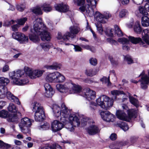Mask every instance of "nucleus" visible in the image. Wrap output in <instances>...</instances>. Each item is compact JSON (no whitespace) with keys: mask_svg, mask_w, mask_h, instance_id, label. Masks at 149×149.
<instances>
[{"mask_svg":"<svg viewBox=\"0 0 149 149\" xmlns=\"http://www.w3.org/2000/svg\"><path fill=\"white\" fill-rule=\"evenodd\" d=\"M94 16L95 19L97 21L99 22V23H104L106 22V21L104 20V15L101 14L98 11H96L94 14L93 13V15ZM91 17V16H90Z\"/></svg>","mask_w":149,"mask_h":149,"instance_id":"4be33fe9","label":"nucleus"},{"mask_svg":"<svg viewBox=\"0 0 149 149\" xmlns=\"http://www.w3.org/2000/svg\"><path fill=\"white\" fill-rule=\"evenodd\" d=\"M123 110H117L116 115L119 119L127 121L132 118L136 117L137 111L134 109H129L126 104H123L122 105Z\"/></svg>","mask_w":149,"mask_h":149,"instance_id":"20e7f679","label":"nucleus"},{"mask_svg":"<svg viewBox=\"0 0 149 149\" xmlns=\"http://www.w3.org/2000/svg\"><path fill=\"white\" fill-rule=\"evenodd\" d=\"M85 73L88 76L92 77L95 75L97 72L92 69H88L86 70Z\"/></svg>","mask_w":149,"mask_h":149,"instance_id":"e433bc0d","label":"nucleus"},{"mask_svg":"<svg viewBox=\"0 0 149 149\" xmlns=\"http://www.w3.org/2000/svg\"><path fill=\"white\" fill-rule=\"evenodd\" d=\"M54 116L57 118L61 116L60 120L63 123L65 127L70 132L74 130V127H78L80 122L74 114L70 113V111L62 104L61 107L57 104L53 105L52 108Z\"/></svg>","mask_w":149,"mask_h":149,"instance_id":"f257e3e1","label":"nucleus"},{"mask_svg":"<svg viewBox=\"0 0 149 149\" xmlns=\"http://www.w3.org/2000/svg\"><path fill=\"white\" fill-rule=\"evenodd\" d=\"M32 12L37 15H40L42 14V12L39 6H37L33 8L32 10Z\"/></svg>","mask_w":149,"mask_h":149,"instance_id":"ea45409f","label":"nucleus"},{"mask_svg":"<svg viewBox=\"0 0 149 149\" xmlns=\"http://www.w3.org/2000/svg\"><path fill=\"white\" fill-rule=\"evenodd\" d=\"M8 110L12 112L16 113L17 111V109L15 104L12 103H10L8 107Z\"/></svg>","mask_w":149,"mask_h":149,"instance_id":"72a5a7b5","label":"nucleus"},{"mask_svg":"<svg viewBox=\"0 0 149 149\" xmlns=\"http://www.w3.org/2000/svg\"><path fill=\"white\" fill-rule=\"evenodd\" d=\"M69 30L70 34L74 36L73 38L75 37V35L77 34L80 31V29L77 25H75L70 27Z\"/></svg>","mask_w":149,"mask_h":149,"instance_id":"bb28decb","label":"nucleus"},{"mask_svg":"<svg viewBox=\"0 0 149 149\" xmlns=\"http://www.w3.org/2000/svg\"><path fill=\"white\" fill-rule=\"evenodd\" d=\"M82 95L89 101L94 100L96 96L95 91L88 88H85L83 90Z\"/></svg>","mask_w":149,"mask_h":149,"instance_id":"2eb2a0df","label":"nucleus"},{"mask_svg":"<svg viewBox=\"0 0 149 149\" xmlns=\"http://www.w3.org/2000/svg\"><path fill=\"white\" fill-rule=\"evenodd\" d=\"M132 1L134 3L137 5H140L143 3L144 0H132Z\"/></svg>","mask_w":149,"mask_h":149,"instance_id":"052dcab7","label":"nucleus"},{"mask_svg":"<svg viewBox=\"0 0 149 149\" xmlns=\"http://www.w3.org/2000/svg\"><path fill=\"white\" fill-rule=\"evenodd\" d=\"M81 46L83 48L90 50L92 52H94L95 51L94 47H90L88 45H82Z\"/></svg>","mask_w":149,"mask_h":149,"instance_id":"09e8293b","label":"nucleus"},{"mask_svg":"<svg viewBox=\"0 0 149 149\" xmlns=\"http://www.w3.org/2000/svg\"><path fill=\"white\" fill-rule=\"evenodd\" d=\"M114 28L115 30L116 33L118 36L120 37L123 36V33L122 31L120 29L118 25H115Z\"/></svg>","mask_w":149,"mask_h":149,"instance_id":"c03bdc74","label":"nucleus"},{"mask_svg":"<svg viewBox=\"0 0 149 149\" xmlns=\"http://www.w3.org/2000/svg\"><path fill=\"white\" fill-rule=\"evenodd\" d=\"M94 16L95 19L97 21L99 22V23H104L106 22V21L104 20V15L101 14L98 11H96L94 14L93 13V15ZM91 17V16H90Z\"/></svg>","mask_w":149,"mask_h":149,"instance_id":"b1692460","label":"nucleus"},{"mask_svg":"<svg viewBox=\"0 0 149 149\" xmlns=\"http://www.w3.org/2000/svg\"><path fill=\"white\" fill-rule=\"evenodd\" d=\"M142 36L143 40L148 46L149 45V28L143 30Z\"/></svg>","mask_w":149,"mask_h":149,"instance_id":"393cba45","label":"nucleus"},{"mask_svg":"<svg viewBox=\"0 0 149 149\" xmlns=\"http://www.w3.org/2000/svg\"><path fill=\"white\" fill-rule=\"evenodd\" d=\"M51 45L50 43H40L37 47V49L38 50L41 48L44 51H47L49 50Z\"/></svg>","mask_w":149,"mask_h":149,"instance_id":"c85d7f7f","label":"nucleus"},{"mask_svg":"<svg viewBox=\"0 0 149 149\" xmlns=\"http://www.w3.org/2000/svg\"><path fill=\"white\" fill-rule=\"evenodd\" d=\"M27 18L24 17L20 19L17 20V22L19 24L21 25H23L25 22L27 21Z\"/></svg>","mask_w":149,"mask_h":149,"instance_id":"4d7b16f0","label":"nucleus"},{"mask_svg":"<svg viewBox=\"0 0 149 149\" xmlns=\"http://www.w3.org/2000/svg\"><path fill=\"white\" fill-rule=\"evenodd\" d=\"M63 126V124L60 121L54 120L52 123L51 128L52 131L55 132L61 130Z\"/></svg>","mask_w":149,"mask_h":149,"instance_id":"a211bd4d","label":"nucleus"},{"mask_svg":"<svg viewBox=\"0 0 149 149\" xmlns=\"http://www.w3.org/2000/svg\"><path fill=\"white\" fill-rule=\"evenodd\" d=\"M106 34L109 36H112L113 35V30L111 28L108 27L104 30Z\"/></svg>","mask_w":149,"mask_h":149,"instance_id":"37998d69","label":"nucleus"},{"mask_svg":"<svg viewBox=\"0 0 149 149\" xmlns=\"http://www.w3.org/2000/svg\"><path fill=\"white\" fill-rule=\"evenodd\" d=\"M24 70V71L18 70L9 73V76L11 79L12 82L13 84L18 85H24L29 82L27 78H24L25 74L31 79H34L41 77L45 71L39 69L33 70L28 67H25Z\"/></svg>","mask_w":149,"mask_h":149,"instance_id":"f03ea898","label":"nucleus"},{"mask_svg":"<svg viewBox=\"0 0 149 149\" xmlns=\"http://www.w3.org/2000/svg\"><path fill=\"white\" fill-rule=\"evenodd\" d=\"M32 111L34 112V118L36 121H42L44 118L45 115L44 109L42 106L39 102H34L31 104Z\"/></svg>","mask_w":149,"mask_h":149,"instance_id":"0eeeda50","label":"nucleus"},{"mask_svg":"<svg viewBox=\"0 0 149 149\" xmlns=\"http://www.w3.org/2000/svg\"><path fill=\"white\" fill-rule=\"evenodd\" d=\"M45 92L44 93L45 96L47 97H52L54 93L52 88L48 83H46L44 85Z\"/></svg>","mask_w":149,"mask_h":149,"instance_id":"6ab92c4d","label":"nucleus"},{"mask_svg":"<svg viewBox=\"0 0 149 149\" xmlns=\"http://www.w3.org/2000/svg\"><path fill=\"white\" fill-rule=\"evenodd\" d=\"M118 41L122 45L123 49L125 50H128L129 49V41L127 38H119Z\"/></svg>","mask_w":149,"mask_h":149,"instance_id":"aec40b11","label":"nucleus"},{"mask_svg":"<svg viewBox=\"0 0 149 149\" xmlns=\"http://www.w3.org/2000/svg\"><path fill=\"white\" fill-rule=\"evenodd\" d=\"M18 24H15L11 26L12 30L14 31H17L18 30Z\"/></svg>","mask_w":149,"mask_h":149,"instance_id":"0e129e2a","label":"nucleus"},{"mask_svg":"<svg viewBox=\"0 0 149 149\" xmlns=\"http://www.w3.org/2000/svg\"><path fill=\"white\" fill-rule=\"evenodd\" d=\"M128 97L130 102L131 104L137 107L139 106V102L138 100L134 98L133 97L131 96L129 93H128Z\"/></svg>","mask_w":149,"mask_h":149,"instance_id":"7c9ffc66","label":"nucleus"},{"mask_svg":"<svg viewBox=\"0 0 149 149\" xmlns=\"http://www.w3.org/2000/svg\"><path fill=\"white\" fill-rule=\"evenodd\" d=\"M8 112L7 111L3 110L0 111V117L5 118L8 117Z\"/></svg>","mask_w":149,"mask_h":149,"instance_id":"8fccbe9b","label":"nucleus"},{"mask_svg":"<svg viewBox=\"0 0 149 149\" xmlns=\"http://www.w3.org/2000/svg\"><path fill=\"white\" fill-rule=\"evenodd\" d=\"M33 122V120L27 117L22 118L19 125L21 131L23 133L30 134V128Z\"/></svg>","mask_w":149,"mask_h":149,"instance_id":"1a4fd4ad","label":"nucleus"},{"mask_svg":"<svg viewBox=\"0 0 149 149\" xmlns=\"http://www.w3.org/2000/svg\"><path fill=\"white\" fill-rule=\"evenodd\" d=\"M94 16L95 19L97 21L99 22V23H104L106 22V21L104 20V15L101 14L98 11H96L94 14L93 13V15ZM91 17V16H90Z\"/></svg>","mask_w":149,"mask_h":149,"instance_id":"5701e85b","label":"nucleus"},{"mask_svg":"<svg viewBox=\"0 0 149 149\" xmlns=\"http://www.w3.org/2000/svg\"><path fill=\"white\" fill-rule=\"evenodd\" d=\"M13 51L15 54L13 56V58H18L21 54L20 51L18 49H13Z\"/></svg>","mask_w":149,"mask_h":149,"instance_id":"864d4df0","label":"nucleus"},{"mask_svg":"<svg viewBox=\"0 0 149 149\" xmlns=\"http://www.w3.org/2000/svg\"><path fill=\"white\" fill-rule=\"evenodd\" d=\"M128 14V12L126 9L121 10L119 13V17L120 18H123L126 17V15Z\"/></svg>","mask_w":149,"mask_h":149,"instance_id":"79ce46f5","label":"nucleus"},{"mask_svg":"<svg viewBox=\"0 0 149 149\" xmlns=\"http://www.w3.org/2000/svg\"><path fill=\"white\" fill-rule=\"evenodd\" d=\"M141 76V79L139 81L141 82V88L143 90L147 89L149 83V77L145 74L144 72H143L140 74Z\"/></svg>","mask_w":149,"mask_h":149,"instance_id":"ddd939ff","label":"nucleus"},{"mask_svg":"<svg viewBox=\"0 0 149 149\" xmlns=\"http://www.w3.org/2000/svg\"><path fill=\"white\" fill-rule=\"evenodd\" d=\"M10 147V144L5 143L0 140V149H8Z\"/></svg>","mask_w":149,"mask_h":149,"instance_id":"a19ab883","label":"nucleus"},{"mask_svg":"<svg viewBox=\"0 0 149 149\" xmlns=\"http://www.w3.org/2000/svg\"><path fill=\"white\" fill-rule=\"evenodd\" d=\"M86 29L87 30L89 29L91 32L92 33L93 36L94 38H95V34L94 32L93 31V30L91 29L90 26L88 24V23L87 22V26L86 27Z\"/></svg>","mask_w":149,"mask_h":149,"instance_id":"69168bd1","label":"nucleus"},{"mask_svg":"<svg viewBox=\"0 0 149 149\" xmlns=\"http://www.w3.org/2000/svg\"><path fill=\"white\" fill-rule=\"evenodd\" d=\"M54 7L56 10L60 12H66L69 9V6L67 4L63 3L56 4Z\"/></svg>","mask_w":149,"mask_h":149,"instance_id":"412c9836","label":"nucleus"},{"mask_svg":"<svg viewBox=\"0 0 149 149\" xmlns=\"http://www.w3.org/2000/svg\"><path fill=\"white\" fill-rule=\"evenodd\" d=\"M96 103L91 102L90 104V107L91 110L94 109L98 105L105 109H108L109 108L111 107L113 103L112 99L104 95L100 96L96 100Z\"/></svg>","mask_w":149,"mask_h":149,"instance_id":"39448f33","label":"nucleus"},{"mask_svg":"<svg viewBox=\"0 0 149 149\" xmlns=\"http://www.w3.org/2000/svg\"><path fill=\"white\" fill-rule=\"evenodd\" d=\"M118 126L121 128L124 131H126L127 130L129 127L128 125L126 123L121 122L118 123Z\"/></svg>","mask_w":149,"mask_h":149,"instance_id":"f704fd0d","label":"nucleus"},{"mask_svg":"<svg viewBox=\"0 0 149 149\" xmlns=\"http://www.w3.org/2000/svg\"><path fill=\"white\" fill-rule=\"evenodd\" d=\"M138 12L140 14L143 16H146L148 14L147 11L146 10L144 7L142 6H140L139 7Z\"/></svg>","mask_w":149,"mask_h":149,"instance_id":"c9c22d12","label":"nucleus"},{"mask_svg":"<svg viewBox=\"0 0 149 149\" xmlns=\"http://www.w3.org/2000/svg\"><path fill=\"white\" fill-rule=\"evenodd\" d=\"M8 120L10 122H14L17 121L18 120V117L17 114L14 113L8 116Z\"/></svg>","mask_w":149,"mask_h":149,"instance_id":"473e14b6","label":"nucleus"},{"mask_svg":"<svg viewBox=\"0 0 149 149\" xmlns=\"http://www.w3.org/2000/svg\"><path fill=\"white\" fill-rule=\"evenodd\" d=\"M74 3H76L77 6H84V4L85 3V0H77L74 1Z\"/></svg>","mask_w":149,"mask_h":149,"instance_id":"6e6d98bb","label":"nucleus"},{"mask_svg":"<svg viewBox=\"0 0 149 149\" xmlns=\"http://www.w3.org/2000/svg\"><path fill=\"white\" fill-rule=\"evenodd\" d=\"M56 88L58 91L63 93H66L68 91H72L80 93L81 90L80 86L74 84L71 81L66 82L64 84H58L56 86Z\"/></svg>","mask_w":149,"mask_h":149,"instance_id":"423d86ee","label":"nucleus"},{"mask_svg":"<svg viewBox=\"0 0 149 149\" xmlns=\"http://www.w3.org/2000/svg\"><path fill=\"white\" fill-rule=\"evenodd\" d=\"M134 29V32L137 33L139 34L141 32L142 29L140 25V23L139 21H137L135 23Z\"/></svg>","mask_w":149,"mask_h":149,"instance_id":"c756f323","label":"nucleus"},{"mask_svg":"<svg viewBox=\"0 0 149 149\" xmlns=\"http://www.w3.org/2000/svg\"><path fill=\"white\" fill-rule=\"evenodd\" d=\"M6 96L8 99L12 102H14L18 104H20L17 97L14 96L10 92L8 91L6 87L3 86H0V99L4 98Z\"/></svg>","mask_w":149,"mask_h":149,"instance_id":"9d476101","label":"nucleus"},{"mask_svg":"<svg viewBox=\"0 0 149 149\" xmlns=\"http://www.w3.org/2000/svg\"><path fill=\"white\" fill-rule=\"evenodd\" d=\"M46 68L48 69L55 70H57L60 68L58 65L57 64L47 66Z\"/></svg>","mask_w":149,"mask_h":149,"instance_id":"a18cd8bd","label":"nucleus"},{"mask_svg":"<svg viewBox=\"0 0 149 149\" xmlns=\"http://www.w3.org/2000/svg\"><path fill=\"white\" fill-rule=\"evenodd\" d=\"M55 72L48 73L46 74L45 77L46 80L48 82H55Z\"/></svg>","mask_w":149,"mask_h":149,"instance_id":"cd10ccee","label":"nucleus"},{"mask_svg":"<svg viewBox=\"0 0 149 149\" xmlns=\"http://www.w3.org/2000/svg\"><path fill=\"white\" fill-rule=\"evenodd\" d=\"M40 129H42L43 130H48L50 127L49 124L47 123H45L43 125L40 126Z\"/></svg>","mask_w":149,"mask_h":149,"instance_id":"603ef678","label":"nucleus"},{"mask_svg":"<svg viewBox=\"0 0 149 149\" xmlns=\"http://www.w3.org/2000/svg\"><path fill=\"white\" fill-rule=\"evenodd\" d=\"M141 24L143 26H149V18L146 16H143L141 18Z\"/></svg>","mask_w":149,"mask_h":149,"instance_id":"2f4dec72","label":"nucleus"},{"mask_svg":"<svg viewBox=\"0 0 149 149\" xmlns=\"http://www.w3.org/2000/svg\"><path fill=\"white\" fill-rule=\"evenodd\" d=\"M107 40L108 42L110 43L112 45H116L118 44L116 41L113 40L111 38H108L107 39Z\"/></svg>","mask_w":149,"mask_h":149,"instance_id":"13d9d810","label":"nucleus"},{"mask_svg":"<svg viewBox=\"0 0 149 149\" xmlns=\"http://www.w3.org/2000/svg\"><path fill=\"white\" fill-rule=\"evenodd\" d=\"M12 36L13 38L17 40L21 43H25L29 40L27 36L24 34L19 32L13 33Z\"/></svg>","mask_w":149,"mask_h":149,"instance_id":"f8f14e48","label":"nucleus"},{"mask_svg":"<svg viewBox=\"0 0 149 149\" xmlns=\"http://www.w3.org/2000/svg\"><path fill=\"white\" fill-rule=\"evenodd\" d=\"M9 79L4 77H0V84L2 86H6L9 82Z\"/></svg>","mask_w":149,"mask_h":149,"instance_id":"58836bf2","label":"nucleus"},{"mask_svg":"<svg viewBox=\"0 0 149 149\" xmlns=\"http://www.w3.org/2000/svg\"><path fill=\"white\" fill-rule=\"evenodd\" d=\"M102 118L103 120L107 122H113L115 116L108 111H102L100 113Z\"/></svg>","mask_w":149,"mask_h":149,"instance_id":"dca6fc26","label":"nucleus"},{"mask_svg":"<svg viewBox=\"0 0 149 149\" xmlns=\"http://www.w3.org/2000/svg\"><path fill=\"white\" fill-rule=\"evenodd\" d=\"M41 8L45 12H49L52 10V7L49 4L46 3H44L41 6Z\"/></svg>","mask_w":149,"mask_h":149,"instance_id":"4c0bfd02","label":"nucleus"},{"mask_svg":"<svg viewBox=\"0 0 149 149\" xmlns=\"http://www.w3.org/2000/svg\"><path fill=\"white\" fill-rule=\"evenodd\" d=\"M25 8L24 6L23 5H18L17 6V9L20 11H23Z\"/></svg>","mask_w":149,"mask_h":149,"instance_id":"e2e57ef3","label":"nucleus"},{"mask_svg":"<svg viewBox=\"0 0 149 149\" xmlns=\"http://www.w3.org/2000/svg\"><path fill=\"white\" fill-rule=\"evenodd\" d=\"M39 36H40L41 40L44 41H49L51 38V35L48 32L47 28L43 23L40 18H37L34 21L29 37L30 40L37 42L40 40Z\"/></svg>","mask_w":149,"mask_h":149,"instance_id":"7ed1b4c3","label":"nucleus"},{"mask_svg":"<svg viewBox=\"0 0 149 149\" xmlns=\"http://www.w3.org/2000/svg\"><path fill=\"white\" fill-rule=\"evenodd\" d=\"M103 15L104 19L105 21L106 19H108L111 16V14L109 13H106Z\"/></svg>","mask_w":149,"mask_h":149,"instance_id":"338daca9","label":"nucleus"},{"mask_svg":"<svg viewBox=\"0 0 149 149\" xmlns=\"http://www.w3.org/2000/svg\"><path fill=\"white\" fill-rule=\"evenodd\" d=\"M86 119L84 118L82 120V122L83 121L85 122V124H87V123H89L91 125L87 129L88 133L90 135H93L99 132V130L97 126L95 125L94 123L92 120L86 121Z\"/></svg>","mask_w":149,"mask_h":149,"instance_id":"9b49d317","label":"nucleus"},{"mask_svg":"<svg viewBox=\"0 0 149 149\" xmlns=\"http://www.w3.org/2000/svg\"><path fill=\"white\" fill-rule=\"evenodd\" d=\"M97 31L100 34H102L103 32V30L102 28L101 23H95Z\"/></svg>","mask_w":149,"mask_h":149,"instance_id":"49530a36","label":"nucleus"},{"mask_svg":"<svg viewBox=\"0 0 149 149\" xmlns=\"http://www.w3.org/2000/svg\"><path fill=\"white\" fill-rule=\"evenodd\" d=\"M65 77L63 74L58 72H55V82L63 83L65 81Z\"/></svg>","mask_w":149,"mask_h":149,"instance_id":"a878e982","label":"nucleus"},{"mask_svg":"<svg viewBox=\"0 0 149 149\" xmlns=\"http://www.w3.org/2000/svg\"><path fill=\"white\" fill-rule=\"evenodd\" d=\"M74 37L73 35H71L70 34L69 32H67L64 34L63 36L62 35L61 32H58L57 38L59 40L62 39L63 42L61 41L60 43L62 44H65L66 45H69V43H66V41L69 40L70 38L73 39Z\"/></svg>","mask_w":149,"mask_h":149,"instance_id":"4468645a","label":"nucleus"},{"mask_svg":"<svg viewBox=\"0 0 149 149\" xmlns=\"http://www.w3.org/2000/svg\"><path fill=\"white\" fill-rule=\"evenodd\" d=\"M111 93L113 95L116 96L122 94L123 93V92L118 90H113L111 91Z\"/></svg>","mask_w":149,"mask_h":149,"instance_id":"de8ad7c7","label":"nucleus"},{"mask_svg":"<svg viewBox=\"0 0 149 149\" xmlns=\"http://www.w3.org/2000/svg\"><path fill=\"white\" fill-rule=\"evenodd\" d=\"M110 138L112 140H115L117 138L116 135L115 133L112 134L110 136Z\"/></svg>","mask_w":149,"mask_h":149,"instance_id":"774afa93","label":"nucleus"},{"mask_svg":"<svg viewBox=\"0 0 149 149\" xmlns=\"http://www.w3.org/2000/svg\"><path fill=\"white\" fill-rule=\"evenodd\" d=\"M90 64L93 65H95L97 63V60L94 58H91L89 60Z\"/></svg>","mask_w":149,"mask_h":149,"instance_id":"bf43d9fd","label":"nucleus"},{"mask_svg":"<svg viewBox=\"0 0 149 149\" xmlns=\"http://www.w3.org/2000/svg\"><path fill=\"white\" fill-rule=\"evenodd\" d=\"M74 46V49L75 52H81L82 50L81 48L79 46L77 45H73Z\"/></svg>","mask_w":149,"mask_h":149,"instance_id":"680f3d73","label":"nucleus"},{"mask_svg":"<svg viewBox=\"0 0 149 149\" xmlns=\"http://www.w3.org/2000/svg\"><path fill=\"white\" fill-rule=\"evenodd\" d=\"M15 21L13 20H6L4 22L3 26H8L10 25L15 24Z\"/></svg>","mask_w":149,"mask_h":149,"instance_id":"3c124183","label":"nucleus"},{"mask_svg":"<svg viewBox=\"0 0 149 149\" xmlns=\"http://www.w3.org/2000/svg\"><path fill=\"white\" fill-rule=\"evenodd\" d=\"M88 4L85 6L80 7L79 10L82 13L86 12L89 16H92L93 14V8H95L98 0H86Z\"/></svg>","mask_w":149,"mask_h":149,"instance_id":"6e6552de","label":"nucleus"},{"mask_svg":"<svg viewBox=\"0 0 149 149\" xmlns=\"http://www.w3.org/2000/svg\"><path fill=\"white\" fill-rule=\"evenodd\" d=\"M125 60L127 62L128 64H130L133 63L131 56L129 55H127L125 57Z\"/></svg>","mask_w":149,"mask_h":149,"instance_id":"5fc2aeb1","label":"nucleus"},{"mask_svg":"<svg viewBox=\"0 0 149 149\" xmlns=\"http://www.w3.org/2000/svg\"><path fill=\"white\" fill-rule=\"evenodd\" d=\"M129 41L132 43L134 44H139L141 46L145 47H147V44L145 42H143L141 38L139 37L135 38L132 36H129L128 37Z\"/></svg>","mask_w":149,"mask_h":149,"instance_id":"f3484780","label":"nucleus"}]
</instances>
